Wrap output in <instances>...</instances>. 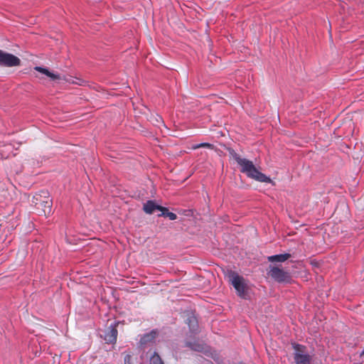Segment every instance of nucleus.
<instances>
[{"mask_svg":"<svg viewBox=\"0 0 364 364\" xmlns=\"http://www.w3.org/2000/svg\"><path fill=\"white\" fill-rule=\"evenodd\" d=\"M13 151V147L11 144H4L0 146V154L2 158L6 159L10 156V154Z\"/></svg>","mask_w":364,"mask_h":364,"instance_id":"12","label":"nucleus"},{"mask_svg":"<svg viewBox=\"0 0 364 364\" xmlns=\"http://www.w3.org/2000/svg\"><path fill=\"white\" fill-rule=\"evenodd\" d=\"M132 356L129 354H127L124 358V364H132Z\"/></svg>","mask_w":364,"mask_h":364,"instance_id":"18","label":"nucleus"},{"mask_svg":"<svg viewBox=\"0 0 364 364\" xmlns=\"http://www.w3.org/2000/svg\"><path fill=\"white\" fill-rule=\"evenodd\" d=\"M291 257L289 253L275 255L268 257V260L271 262H283Z\"/></svg>","mask_w":364,"mask_h":364,"instance_id":"11","label":"nucleus"},{"mask_svg":"<svg viewBox=\"0 0 364 364\" xmlns=\"http://www.w3.org/2000/svg\"><path fill=\"white\" fill-rule=\"evenodd\" d=\"M161 213L159 216H164L168 218L171 220H174L177 218V215L171 212H169L166 208V210H161Z\"/></svg>","mask_w":364,"mask_h":364,"instance_id":"15","label":"nucleus"},{"mask_svg":"<svg viewBox=\"0 0 364 364\" xmlns=\"http://www.w3.org/2000/svg\"><path fill=\"white\" fill-rule=\"evenodd\" d=\"M304 348L301 345L294 346V359L296 364H311V356L304 352Z\"/></svg>","mask_w":364,"mask_h":364,"instance_id":"6","label":"nucleus"},{"mask_svg":"<svg viewBox=\"0 0 364 364\" xmlns=\"http://www.w3.org/2000/svg\"><path fill=\"white\" fill-rule=\"evenodd\" d=\"M268 274L272 279L279 283L289 282L291 279L290 275L287 272L277 267H271Z\"/></svg>","mask_w":364,"mask_h":364,"instance_id":"5","label":"nucleus"},{"mask_svg":"<svg viewBox=\"0 0 364 364\" xmlns=\"http://www.w3.org/2000/svg\"><path fill=\"white\" fill-rule=\"evenodd\" d=\"M229 281L236 289L237 294L240 297H245L247 291V285L242 277H240L235 272H230L228 274Z\"/></svg>","mask_w":364,"mask_h":364,"instance_id":"3","label":"nucleus"},{"mask_svg":"<svg viewBox=\"0 0 364 364\" xmlns=\"http://www.w3.org/2000/svg\"><path fill=\"white\" fill-rule=\"evenodd\" d=\"M188 345L191 349L196 351H201L203 349V346L199 343H189Z\"/></svg>","mask_w":364,"mask_h":364,"instance_id":"17","label":"nucleus"},{"mask_svg":"<svg viewBox=\"0 0 364 364\" xmlns=\"http://www.w3.org/2000/svg\"><path fill=\"white\" fill-rule=\"evenodd\" d=\"M158 333L156 331L153 330L150 333L144 334L140 339V343L141 345H146L154 342Z\"/></svg>","mask_w":364,"mask_h":364,"instance_id":"10","label":"nucleus"},{"mask_svg":"<svg viewBox=\"0 0 364 364\" xmlns=\"http://www.w3.org/2000/svg\"><path fill=\"white\" fill-rule=\"evenodd\" d=\"M199 148L213 149V145L211 144H209V143H200V144H195V145H193L192 146L193 149H199Z\"/></svg>","mask_w":364,"mask_h":364,"instance_id":"16","label":"nucleus"},{"mask_svg":"<svg viewBox=\"0 0 364 364\" xmlns=\"http://www.w3.org/2000/svg\"><path fill=\"white\" fill-rule=\"evenodd\" d=\"M21 60L13 54L0 50V65L6 67L18 66Z\"/></svg>","mask_w":364,"mask_h":364,"instance_id":"4","label":"nucleus"},{"mask_svg":"<svg viewBox=\"0 0 364 364\" xmlns=\"http://www.w3.org/2000/svg\"><path fill=\"white\" fill-rule=\"evenodd\" d=\"M149 364H164L160 355L154 352L150 356Z\"/></svg>","mask_w":364,"mask_h":364,"instance_id":"14","label":"nucleus"},{"mask_svg":"<svg viewBox=\"0 0 364 364\" xmlns=\"http://www.w3.org/2000/svg\"><path fill=\"white\" fill-rule=\"evenodd\" d=\"M187 323L191 332L195 333L197 331L198 327V321L194 316H191L188 318Z\"/></svg>","mask_w":364,"mask_h":364,"instance_id":"13","label":"nucleus"},{"mask_svg":"<svg viewBox=\"0 0 364 364\" xmlns=\"http://www.w3.org/2000/svg\"><path fill=\"white\" fill-rule=\"evenodd\" d=\"M34 69L38 71L39 73H41L46 75V76H48L52 80H65V81L70 82V83H76V84L80 85V83L74 81L72 79L71 77H70L69 78L66 77L65 76H63L62 77L60 75L55 74L53 73L50 72L47 68L39 67V66H36V67L34 68Z\"/></svg>","mask_w":364,"mask_h":364,"instance_id":"7","label":"nucleus"},{"mask_svg":"<svg viewBox=\"0 0 364 364\" xmlns=\"http://www.w3.org/2000/svg\"><path fill=\"white\" fill-rule=\"evenodd\" d=\"M230 154L240 166V171L247 175V177L253 178L259 182L269 183L270 178L261 173L253 164L252 161L241 158L234 150H230Z\"/></svg>","mask_w":364,"mask_h":364,"instance_id":"1","label":"nucleus"},{"mask_svg":"<svg viewBox=\"0 0 364 364\" xmlns=\"http://www.w3.org/2000/svg\"><path fill=\"white\" fill-rule=\"evenodd\" d=\"M105 341L107 343H114L117 341V330L115 326L111 325L107 330L105 332L104 335Z\"/></svg>","mask_w":364,"mask_h":364,"instance_id":"8","label":"nucleus"},{"mask_svg":"<svg viewBox=\"0 0 364 364\" xmlns=\"http://www.w3.org/2000/svg\"><path fill=\"white\" fill-rule=\"evenodd\" d=\"M144 212L148 214H152L156 210H166V208L156 205L153 200H148L143 208Z\"/></svg>","mask_w":364,"mask_h":364,"instance_id":"9","label":"nucleus"},{"mask_svg":"<svg viewBox=\"0 0 364 364\" xmlns=\"http://www.w3.org/2000/svg\"><path fill=\"white\" fill-rule=\"evenodd\" d=\"M33 203L41 214L49 215L52 212L53 201L47 191H41L33 198Z\"/></svg>","mask_w":364,"mask_h":364,"instance_id":"2","label":"nucleus"}]
</instances>
